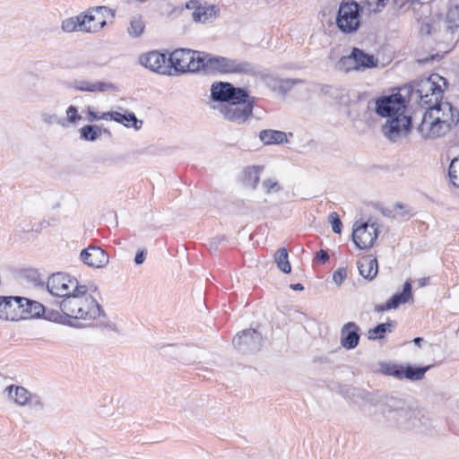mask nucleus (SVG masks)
Instances as JSON below:
<instances>
[{
    "mask_svg": "<svg viewBox=\"0 0 459 459\" xmlns=\"http://www.w3.org/2000/svg\"><path fill=\"white\" fill-rule=\"evenodd\" d=\"M383 414L387 420L407 430L426 427L429 423V418L422 410L405 406L400 401H394L393 404H387L383 411Z\"/></svg>",
    "mask_w": 459,
    "mask_h": 459,
    "instance_id": "obj_3",
    "label": "nucleus"
},
{
    "mask_svg": "<svg viewBox=\"0 0 459 459\" xmlns=\"http://www.w3.org/2000/svg\"><path fill=\"white\" fill-rule=\"evenodd\" d=\"M359 327L354 322L343 325L341 329V344L347 350L356 348L359 342Z\"/></svg>",
    "mask_w": 459,
    "mask_h": 459,
    "instance_id": "obj_23",
    "label": "nucleus"
},
{
    "mask_svg": "<svg viewBox=\"0 0 459 459\" xmlns=\"http://www.w3.org/2000/svg\"><path fill=\"white\" fill-rule=\"evenodd\" d=\"M236 349L243 353L258 351L263 344L262 334L255 329L243 330L232 340Z\"/></svg>",
    "mask_w": 459,
    "mask_h": 459,
    "instance_id": "obj_14",
    "label": "nucleus"
},
{
    "mask_svg": "<svg viewBox=\"0 0 459 459\" xmlns=\"http://www.w3.org/2000/svg\"><path fill=\"white\" fill-rule=\"evenodd\" d=\"M262 187L266 195L278 193L281 190L279 182L274 178H266L262 183Z\"/></svg>",
    "mask_w": 459,
    "mask_h": 459,
    "instance_id": "obj_43",
    "label": "nucleus"
},
{
    "mask_svg": "<svg viewBox=\"0 0 459 459\" xmlns=\"http://www.w3.org/2000/svg\"><path fill=\"white\" fill-rule=\"evenodd\" d=\"M262 170L263 167L260 166H250L246 168L244 170L245 184L255 189L260 181V174Z\"/></svg>",
    "mask_w": 459,
    "mask_h": 459,
    "instance_id": "obj_33",
    "label": "nucleus"
},
{
    "mask_svg": "<svg viewBox=\"0 0 459 459\" xmlns=\"http://www.w3.org/2000/svg\"><path fill=\"white\" fill-rule=\"evenodd\" d=\"M418 283H419L420 287H424V286L429 284V277L420 278L418 280Z\"/></svg>",
    "mask_w": 459,
    "mask_h": 459,
    "instance_id": "obj_58",
    "label": "nucleus"
},
{
    "mask_svg": "<svg viewBox=\"0 0 459 459\" xmlns=\"http://www.w3.org/2000/svg\"><path fill=\"white\" fill-rule=\"evenodd\" d=\"M145 29V23L141 15L131 17L130 25L127 28L128 34L133 38H138L143 35Z\"/></svg>",
    "mask_w": 459,
    "mask_h": 459,
    "instance_id": "obj_36",
    "label": "nucleus"
},
{
    "mask_svg": "<svg viewBox=\"0 0 459 459\" xmlns=\"http://www.w3.org/2000/svg\"><path fill=\"white\" fill-rule=\"evenodd\" d=\"M100 119V115L94 112L91 107L87 108V120L90 122H94Z\"/></svg>",
    "mask_w": 459,
    "mask_h": 459,
    "instance_id": "obj_54",
    "label": "nucleus"
},
{
    "mask_svg": "<svg viewBox=\"0 0 459 459\" xmlns=\"http://www.w3.org/2000/svg\"><path fill=\"white\" fill-rule=\"evenodd\" d=\"M22 297L0 296V318L10 321L22 320Z\"/></svg>",
    "mask_w": 459,
    "mask_h": 459,
    "instance_id": "obj_17",
    "label": "nucleus"
},
{
    "mask_svg": "<svg viewBox=\"0 0 459 459\" xmlns=\"http://www.w3.org/2000/svg\"><path fill=\"white\" fill-rule=\"evenodd\" d=\"M145 259V253L144 251H140L136 253V255L134 257V262L136 264H142Z\"/></svg>",
    "mask_w": 459,
    "mask_h": 459,
    "instance_id": "obj_55",
    "label": "nucleus"
},
{
    "mask_svg": "<svg viewBox=\"0 0 459 459\" xmlns=\"http://www.w3.org/2000/svg\"><path fill=\"white\" fill-rule=\"evenodd\" d=\"M81 138L85 141H95L99 137L100 134L97 132V126L87 125L81 128Z\"/></svg>",
    "mask_w": 459,
    "mask_h": 459,
    "instance_id": "obj_40",
    "label": "nucleus"
},
{
    "mask_svg": "<svg viewBox=\"0 0 459 459\" xmlns=\"http://www.w3.org/2000/svg\"><path fill=\"white\" fill-rule=\"evenodd\" d=\"M40 118H41L42 122L48 126H51L54 124H59L62 126H65V119L58 118L57 116L55 114H49V113L44 112V113H41Z\"/></svg>",
    "mask_w": 459,
    "mask_h": 459,
    "instance_id": "obj_45",
    "label": "nucleus"
},
{
    "mask_svg": "<svg viewBox=\"0 0 459 459\" xmlns=\"http://www.w3.org/2000/svg\"><path fill=\"white\" fill-rule=\"evenodd\" d=\"M85 17H82V13L70 17L63 21L62 22V30L65 32H73V31H83L87 32L86 27L84 24Z\"/></svg>",
    "mask_w": 459,
    "mask_h": 459,
    "instance_id": "obj_31",
    "label": "nucleus"
},
{
    "mask_svg": "<svg viewBox=\"0 0 459 459\" xmlns=\"http://www.w3.org/2000/svg\"><path fill=\"white\" fill-rule=\"evenodd\" d=\"M71 87L75 91L89 92L116 91L117 90V86L112 82H91L87 80H74L71 82Z\"/></svg>",
    "mask_w": 459,
    "mask_h": 459,
    "instance_id": "obj_22",
    "label": "nucleus"
},
{
    "mask_svg": "<svg viewBox=\"0 0 459 459\" xmlns=\"http://www.w3.org/2000/svg\"><path fill=\"white\" fill-rule=\"evenodd\" d=\"M255 98H249L246 102L231 101L228 104H218L213 108L217 109L221 117L231 123L242 125L252 116Z\"/></svg>",
    "mask_w": 459,
    "mask_h": 459,
    "instance_id": "obj_9",
    "label": "nucleus"
},
{
    "mask_svg": "<svg viewBox=\"0 0 459 459\" xmlns=\"http://www.w3.org/2000/svg\"><path fill=\"white\" fill-rule=\"evenodd\" d=\"M350 58L352 59L351 54L347 56H342L338 62L339 68L345 72H349L351 70H356L355 69V60L348 61V59H350Z\"/></svg>",
    "mask_w": 459,
    "mask_h": 459,
    "instance_id": "obj_47",
    "label": "nucleus"
},
{
    "mask_svg": "<svg viewBox=\"0 0 459 459\" xmlns=\"http://www.w3.org/2000/svg\"><path fill=\"white\" fill-rule=\"evenodd\" d=\"M360 5L354 0H342L335 18L337 28L344 34H353L360 27Z\"/></svg>",
    "mask_w": 459,
    "mask_h": 459,
    "instance_id": "obj_6",
    "label": "nucleus"
},
{
    "mask_svg": "<svg viewBox=\"0 0 459 459\" xmlns=\"http://www.w3.org/2000/svg\"><path fill=\"white\" fill-rule=\"evenodd\" d=\"M274 260L277 267L284 273H289L291 271V266L289 262V255L287 249L282 247L277 250L274 255Z\"/></svg>",
    "mask_w": 459,
    "mask_h": 459,
    "instance_id": "obj_37",
    "label": "nucleus"
},
{
    "mask_svg": "<svg viewBox=\"0 0 459 459\" xmlns=\"http://www.w3.org/2000/svg\"><path fill=\"white\" fill-rule=\"evenodd\" d=\"M8 399L17 406L22 407L29 403L30 392L21 385H11L4 390Z\"/></svg>",
    "mask_w": 459,
    "mask_h": 459,
    "instance_id": "obj_24",
    "label": "nucleus"
},
{
    "mask_svg": "<svg viewBox=\"0 0 459 459\" xmlns=\"http://www.w3.org/2000/svg\"><path fill=\"white\" fill-rule=\"evenodd\" d=\"M66 118L65 119V126L67 124L75 125L82 119V116L78 113V108L75 106H69L66 108Z\"/></svg>",
    "mask_w": 459,
    "mask_h": 459,
    "instance_id": "obj_44",
    "label": "nucleus"
},
{
    "mask_svg": "<svg viewBox=\"0 0 459 459\" xmlns=\"http://www.w3.org/2000/svg\"><path fill=\"white\" fill-rule=\"evenodd\" d=\"M431 368V366L426 367H412V366H403L402 369V379L406 378L411 381L421 380L424 377L425 373Z\"/></svg>",
    "mask_w": 459,
    "mask_h": 459,
    "instance_id": "obj_32",
    "label": "nucleus"
},
{
    "mask_svg": "<svg viewBox=\"0 0 459 459\" xmlns=\"http://www.w3.org/2000/svg\"><path fill=\"white\" fill-rule=\"evenodd\" d=\"M379 234L377 222L357 221L353 224L352 240L359 249L373 247Z\"/></svg>",
    "mask_w": 459,
    "mask_h": 459,
    "instance_id": "obj_12",
    "label": "nucleus"
},
{
    "mask_svg": "<svg viewBox=\"0 0 459 459\" xmlns=\"http://www.w3.org/2000/svg\"><path fill=\"white\" fill-rule=\"evenodd\" d=\"M358 269L362 277L368 280H373L378 271L377 261L371 255L364 256L358 261Z\"/></svg>",
    "mask_w": 459,
    "mask_h": 459,
    "instance_id": "obj_26",
    "label": "nucleus"
},
{
    "mask_svg": "<svg viewBox=\"0 0 459 459\" xmlns=\"http://www.w3.org/2000/svg\"><path fill=\"white\" fill-rule=\"evenodd\" d=\"M425 0H394L395 4L403 7L409 3L412 6L415 19L419 24V31L421 35L429 36L436 32L440 27V17L432 16L429 3Z\"/></svg>",
    "mask_w": 459,
    "mask_h": 459,
    "instance_id": "obj_5",
    "label": "nucleus"
},
{
    "mask_svg": "<svg viewBox=\"0 0 459 459\" xmlns=\"http://www.w3.org/2000/svg\"><path fill=\"white\" fill-rule=\"evenodd\" d=\"M355 392H357V393H359V394H360V392H359V391L352 390V395H355Z\"/></svg>",
    "mask_w": 459,
    "mask_h": 459,
    "instance_id": "obj_62",
    "label": "nucleus"
},
{
    "mask_svg": "<svg viewBox=\"0 0 459 459\" xmlns=\"http://www.w3.org/2000/svg\"><path fill=\"white\" fill-rule=\"evenodd\" d=\"M355 392H357V393H359V394H360V392H359V391L352 390V395H355Z\"/></svg>",
    "mask_w": 459,
    "mask_h": 459,
    "instance_id": "obj_63",
    "label": "nucleus"
},
{
    "mask_svg": "<svg viewBox=\"0 0 459 459\" xmlns=\"http://www.w3.org/2000/svg\"><path fill=\"white\" fill-rule=\"evenodd\" d=\"M351 58L350 60H355V69L360 70L365 68H372L377 66V60L375 59L373 55L365 53L363 50L354 48L351 51Z\"/></svg>",
    "mask_w": 459,
    "mask_h": 459,
    "instance_id": "obj_25",
    "label": "nucleus"
},
{
    "mask_svg": "<svg viewBox=\"0 0 459 459\" xmlns=\"http://www.w3.org/2000/svg\"><path fill=\"white\" fill-rule=\"evenodd\" d=\"M368 107L372 108L379 117L390 118L404 114L406 100L401 93L397 92L380 96L374 101H369Z\"/></svg>",
    "mask_w": 459,
    "mask_h": 459,
    "instance_id": "obj_7",
    "label": "nucleus"
},
{
    "mask_svg": "<svg viewBox=\"0 0 459 459\" xmlns=\"http://www.w3.org/2000/svg\"><path fill=\"white\" fill-rule=\"evenodd\" d=\"M394 327L393 323L387 322L377 325L368 333L369 340L382 339L386 333H391Z\"/></svg>",
    "mask_w": 459,
    "mask_h": 459,
    "instance_id": "obj_38",
    "label": "nucleus"
},
{
    "mask_svg": "<svg viewBox=\"0 0 459 459\" xmlns=\"http://www.w3.org/2000/svg\"><path fill=\"white\" fill-rule=\"evenodd\" d=\"M263 82L268 88H270L271 90H273L274 91L279 92V84H280L279 77L266 74V75L263 76Z\"/></svg>",
    "mask_w": 459,
    "mask_h": 459,
    "instance_id": "obj_46",
    "label": "nucleus"
},
{
    "mask_svg": "<svg viewBox=\"0 0 459 459\" xmlns=\"http://www.w3.org/2000/svg\"><path fill=\"white\" fill-rule=\"evenodd\" d=\"M329 221L332 225L333 231L337 234L341 233L342 223L337 212H333L330 213Z\"/></svg>",
    "mask_w": 459,
    "mask_h": 459,
    "instance_id": "obj_49",
    "label": "nucleus"
},
{
    "mask_svg": "<svg viewBox=\"0 0 459 459\" xmlns=\"http://www.w3.org/2000/svg\"><path fill=\"white\" fill-rule=\"evenodd\" d=\"M459 121V111L447 101H438L427 108L419 131L425 138L445 135Z\"/></svg>",
    "mask_w": 459,
    "mask_h": 459,
    "instance_id": "obj_1",
    "label": "nucleus"
},
{
    "mask_svg": "<svg viewBox=\"0 0 459 459\" xmlns=\"http://www.w3.org/2000/svg\"><path fill=\"white\" fill-rule=\"evenodd\" d=\"M113 15L111 10L106 6H97L86 14L82 13L87 32L92 33L101 30L106 25V17Z\"/></svg>",
    "mask_w": 459,
    "mask_h": 459,
    "instance_id": "obj_18",
    "label": "nucleus"
},
{
    "mask_svg": "<svg viewBox=\"0 0 459 459\" xmlns=\"http://www.w3.org/2000/svg\"><path fill=\"white\" fill-rule=\"evenodd\" d=\"M411 119L403 114L387 118L382 126L383 134L391 142L396 143L411 130Z\"/></svg>",
    "mask_w": 459,
    "mask_h": 459,
    "instance_id": "obj_13",
    "label": "nucleus"
},
{
    "mask_svg": "<svg viewBox=\"0 0 459 459\" xmlns=\"http://www.w3.org/2000/svg\"><path fill=\"white\" fill-rule=\"evenodd\" d=\"M211 99L220 104H228L231 101L246 102L248 92L242 88L235 87L230 82H219L211 86Z\"/></svg>",
    "mask_w": 459,
    "mask_h": 459,
    "instance_id": "obj_11",
    "label": "nucleus"
},
{
    "mask_svg": "<svg viewBox=\"0 0 459 459\" xmlns=\"http://www.w3.org/2000/svg\"><path fill=\"white\" fill-rule=\"evenodd\" d=\"M300 79H282L280 78L279 92L285 95L288 93L295 85L302 83Z\"/></svg>",
    "mask_w": 459,
    "mask_h": 459,
    "instance_id": "obj_42",
    "label": "nucleus"
},
{
    "mask_svg": "<svg viewBox=\"0 0 459 459\" xmlns=\"http://www.w3.org/2000/svg\"><path fill=\"white\" fill-rule=\"evenodd\" d=\"M403 365L392 362H380L379 372L385 376H391L396 379L402 380Z\"/></svg>",
    "mask_w": 459,
    "mask_h": 459,
    "instance_id": "obj_35",
    "label": "nucleus"
},
{
    "mask_svg": "<svg viewBox=\"0 0 459 459\" xmlns=\"http://www.w3.org/2000/svg\"><path fill=\"white\" fill-rule=\"evenodd\" d=\"M30 406L36 409L43 410L44 409V402L40 396L38 394H33L30 393V398L29 399V403Z\"/></svg>",
    "mask_w": 459,
    "mask_h": 459,
    "instance_id": "obj_51",
    "label": "nucleus"
},
{
    "mask_svg": "<svg viewBox=\"0 0 459 459\" xmlns=\"http://www.w3.org/2000/svg\"><path fill=\"white\" fill-rule=\"evenodd\" d=\"M60 309L65 316L74 319L93 320L101 315L100 304L88 293L85 285L83 292L75 291L63 299Z\"/></svg>",
    "mask_w": 459,
    "mask_h": 459,
    "instance_id": "obj_2",
    "label": "nucleus"
},
{
    "mask_svg": "<svg viewBox=\"0 0 459 459\" xmlns=\"http://www.w3.org/2000/svg\"><path fill=\"white\" fill-rule=\"evenodd\" d=\"M347 277V273L344 268H338L333 274V281L340 286Z\"/></svg>",
    "mask_w": 459,
    "mask_h": 459,
    "instance_id": "obj_50",
    "label": "nucleus"
},
{
    "mask_svg": "<svg viewBox=\"0 0 459 459\" xmlns=\"http://www.w3.org/2000/svg\"><path fill=\"white\" fill-rule=\"evenodd\" d=\"M201 52L188 48L174 50L169 57V72L174 69L180 74L198 73L200 63L197 60L201 58Z\"/></svg>",
    "mask_w": 459,
    "mask_h": 459,
    "instance_id": "obj_8",
    "label": "nucleus"
},
{
    "mask_svg": "<svg viewBox=\"0 0 459 459\" xmlns=\"http://www.w3.org/2000/svg\"><path fill=\"white\" fill-rule=\"evenodd\" d=\"M394 211H396V213L394 215V217L409 215L411 212L410 209H408L405 205L399 204V203L394 204Z\"/></svg>",
    "mask_w": 459,
    "mask_h": 459,
    "instance_id": "obj_52",
    "label": "nucleus"
},
{
    "mask_svg": "<svg viewBox=\"0 0 459 459\" xmlns=\"http://www.w3.org/2000/svg\"><path fill=\"white\" fill-rule=\"evenodd\" d=\"M186 8L192 10L193 20L196 22H212L219 15L220 9L215 4H210L199 0H190L186 4Z\"/></svg>",
    "mask_w": 459,
    "mask_h": 459,
    "instance_id": "obj_15",
    "label": "nucleus"
},
{
    "mask_svg": "<svg viewBox=\"0 0 459 459\" xmlns=\"http://www.w3.org/2000/svg\"><path fill=\"white\" fill-rule=\"evenodd\" d=\"M290 288L293 290H303L304 287L301 283L290 284Z\"/></svg>",
    "mask_w": 459,
    "mask_h": 459,
    "instance_id": "obj_59",
    "label": "nucleus"
},
{
    "mask_svg": "<svg viewBox=\"0 0 459 459\" xmlns=\"http://www.w3.org/2000/svg\"><path fill=\"white\" fill-rule=\"evenodd\" d=\"M197 61V63H200L198 73H203L204 74H221L223 56L202 51L201 58Z\"/></svg>",
    "mask_w": 459,
    "mask_h": 459,
    "instance_id": "obj_20",
    "label": "nucleus"
},
{
    "mask_svg": "<svg viewBox=\"0 0 459 459\" xmlns=\"http://www.w3.org/2000/svg\"><path fill=\"white\" fill-rule=\"evenodd\" d=\"M388 0H367L368 9L374 13L381 12L387 4Z\"/></svg>",
    "mask_w": 459,
    "mask_h": 459,
    "instance_id": "obj_48",
    "label": "nucleus"
},
{
    "mask_svg": "<svg viewBox=\"0 0 459 459\" xmlns=\"http://www.w3.org/2000/svg\"><path fill=\"white\" fill-rule=\"evenodd\" d=\"M114 121L121 123L126 126H130L132 125L135 129H140L143 125V121L138 120L133 112L122 114L118 111H115Z\"/></svg>",
    "mask_w": 459,
    "mask_h": 459,
    "instance_id": "obj_34",
    "label": "nucleus"
},
{
    "mask_svg": "<svg viewBox=\"0 0 459 459\" xmlns=\"http://www.w3.org/2000/svg\"><path fill=\"white\" fill-rule=\"evenodd\" d=\"M444 23L446 33L451 35V39H454V34L459 30V4L448 7Z\"/></svg>",
    "mask_w": 459,
    "mask_h": 459,
    "instance_id": "obj_27",
    "label": "nucleus"
},
{
    "mask_svg": "<svg viewBox=\"0 0 459 459\" xmlns=\"http://www.w3.org/2000/svg\"><path fill=\"white\" fill-rule=\"evenodd\" d=\"M58 313H56V316L52 315V316H46V318L49 319V320H56L57 316H58Z\"/></svg>",
    "mask_w": 459,
    "mask_h": 459,
    "instance_id": "obj_61",
    "label": "nucleus"
},
{
    "mask_svg": "<svg viewBox=\"0 0 459 459\" xmlns=\"http://www.w3.org/2000/svg\"><path fill=\"white\" fill-rule=\"evenodd\" d=\"M115 111H108L100 115V119H111L114 120Z\"/></svg>",
    "mask_w": 459,
    "mask_h": 459,
    "instance_id": "obj_56",
    "label": "nucleus"
},
{
    "mask_svg": "<svg viewBox=\"0 0 459 459\" xmlns=\"http://www.w3.org/2000/svg\"><path fill=\"white\" fill-rule=\"evenodd\" d=\"M82 261L90 267L102 268L108 263V255L105 251L94 246H90L81 252Z\"/></svg>",
    "mask_w": 459,
    "mask_h": 459,
    "instance_id": "obj_19",
    "label": "nucleus"
},
{
    "mask_svg": "<svg viewBox=\"0 0 459 459\" xmlns=\"http://www.w3.org/2000/svg\"><path fill=\"white\" fill-rule=\"evenodd\" d=\"M140 64L149 70L160 74H173L169 72V58L158 51H151L142 55L139 58Z\"/></svg>",
    "mask_w": 459,
    "mask_h": 459,
    "instance_id": "obj_16",
    "label": "nucleus"
},
{
    "mask_svg": "<svg viewBox=\"0 0 459 459\" xmlns=\"http://www.w3.org/2000/svg\"><path fill=\"white\" fill-rule=\"evenodd\" d=\"M47 289L56 297L65 299L75 291L83 292L84 285H80L77 279L64 273H53L47 281Z\"/></svg>",
    "mask_w": 459,
    "mask_h": 459,
    "instance_id": "obj_10",
    "label": "nucleus"
},
{
    "mask_svg": "<svg viewBox=\"0 0 459 459\" xmlns=\"http://www.w3.org/2000/svg\"><path fill=\"white\" fill-rule=\"evenodd\" d=\"M448 175L453 185L459 186V157L451 161Z\"/></svg>",
    "mask_w": 459,
    "mask_h": 459,
    "instance_id": "obj_41",
    "label": "nucleus"
},
{
    "mask_svg": "<svg viewBox=\"0 0 459 459\" xmlns=\"http://www.w3.org/2000/svg\"><path fill=\"white\" fill-rule=\"evenodd\" d=\"M21 310H22V319L39 317L45 314V307L38 301L22 298Z\"/></svg>",
    "mask_w": 459,
    "mask_h": 459,
    "instance_id": "obj_28",
    "label": "nucleus"
},
{
    "mask_svg": "<svg viewBox=\"0 0 459 459\" xmlns=\"http://www.w3.org/2000/svg\"><path fill=\"white\" fill-rule=\"evenodd\" d=\"M259 138L264 144H280L287 142L286 134L277 130H262Z\"/></svg>",
    "mask_w": 459,
    "mask_h": 459,
    "instance_id": "obj_30",
    "label": "nucleus"
},
{
    "mask_svg": "<svg viewBox=\"0 0 459 459\" xmlns=\"http://www.w3.org/2000/svg\"><path fill=\"white\" fill-rule=\"evenodd\" d=\"M177 359L186 364L195 362L196 357L193 356L194 350L189 347H178Z\"/></svg>",
    "mask_w": 459,
    "mask_h": 459,
    "instance_id": "obj_39",
    "label": "nucleus"
},
{
    "mask_svg": "<svg viewBox=\"0 0 459 459\" xmlns=\"http://www.w3.org/2000/svg\"><path fill=\"white\" fill-rule=\"evenodd\" d=\"M221 74H254L255 66L247 61L223 56Z\"/></svg>",
    "mask_w": 459,
    "mask_h": 459,
    "instance_id": "obj_21",
    "label": "nucleus"
},
{
    "mask_svg": "<svg viewBox=\"0 0 459 459\" xmlns=\"http://www.w3.org/2000/svg\"><path fill=\"white\" fill-rule=\"evenodd\" d=\"M411 299V284L407 281L403 285V291L401 293L394 294L389 300H387L386 307L395 309L401 304H405Z\"/></svg>",
    "mask_w": 459,
    "mask_h": 459,
    "instance_id": "obj_29",
    "label": "nucleus"
},
{
    "mask_svg": "<svg viewBox=\"0 0 459 459\" xmlns=\"http://www.w3.org/2000/svg\"><path fill=\"white\" fill-rule=\"evenodd\" d=\"M422 341H423V339L420 337H416L413 339V342L418 346H420V343Z\"/></svg>",
    "mask_w": 459,
    "mask_h": 459,
    "instance_id": "obj_60",
    "label": "nucleus"
},
{
    "mask_svg": "<svg viewBox=\"0 0 459 459\" xmlns=\"http://www.w3.org/2000/svg\"><path fill=\"white\" fill-rule=\"evenodd\" d=\"M411 88L412 95H415L420 104L427 108L443 100L447 82L441 75L432 74L429 77L413 81Z\"/></svg>",
    "mask_w": 459,
    "mask_h": 459,
    "instance_id": "obj_4",
    "label": "nucleus"
},
{
    "mask_svg": "<svg viewBox=\"0 0 459 459\" xmlns=\"http://www.w3.org/2000/svg\"><path fill=\"white\" fill-rule=\"evenodd\" d=\"M315 259L322 264H325L329 259V255L326 251L321 249L316 254Z\"/></svg>",
    "mask_w": 459,
    "mask_h": 459,
    "instance_id": "obj_53",
    "label": "nucleus"
},
{
    "mask_svg": "<svg viewBox=\"0 0 459 459\" xmlns=\"http://www.w3.org/2000/svg\"><path fill=\"white\" fill-rule=\"evenodd\" d=\"M386 306H387V301L385 304L377 305L375 307V310L377 312H383L385 310H389L390 308H387Z\"/></svg>",
    "mask_w": 459,
    "mask_h": 459,
    "instance_id": "obj_57",
    "label": "nucleus"
}]
</instances>
